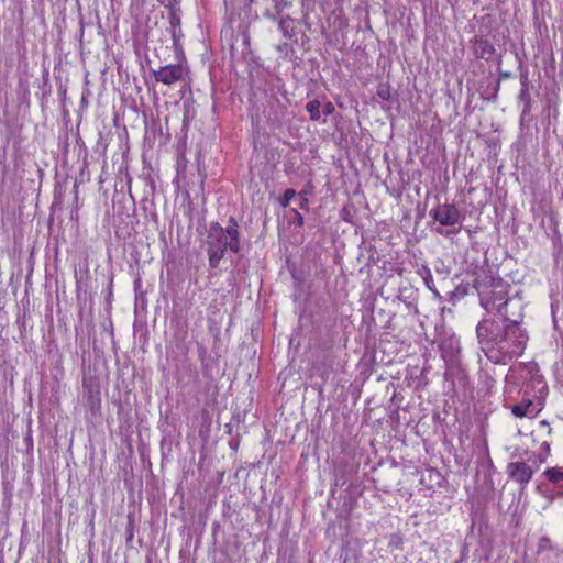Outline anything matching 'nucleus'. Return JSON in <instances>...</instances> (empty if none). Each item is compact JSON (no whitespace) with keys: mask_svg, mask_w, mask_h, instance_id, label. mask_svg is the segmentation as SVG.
I'll use <instances>...</instances> for the list:
<instances>
[{"mask_svg":"<svg viewBox=\"0 0 563 563\" xmlns=\"http://www.w3.org/2000/svg\"><path fill=\"white\" fill-rule=\"evenodd\" d=\"M476 335L481 350L494 364H507L521 356L529 339L520 322L508 316L484 317Z\"/></svg>","mask_w":563,"mask_h":563,"instance_id":"f257e3e1","label":"nucleus"},{"mask_svg":"<svg viewBox=\"0 0 563 563\" xmlns=\"http://www.w3.org/2000/svg\"><path fill=\"white\" fill-rule=\"evenodd\" d=\"M473 287L477 291L481 306L487 312L486 317L508 316V283L495 275L490 269L479 268L475 272Z\"/></svg>","mask_w":563,"mask_h":563,"instance_id":"f03ea898","label":"nucleus"},{"mask_svg":"<svg viewBox=\"0 0 563 563\" xmlns=\"http://www.w3.org/2000/svg\"><path fill=\"white\" fill-rule=\"evenodd\" d=\"M209 266L218 268L227 251L234 254L241 251V232L235 218L230 217L223 228L219 222H211L205 239Z\"/></svg>","mask_w":563,"mask_h":563,"instance_id":"7ed1b4c3","label":"nucleus"},{"mask_svg":"<svg viewBox=\"0 0 563 563\" xmlns=\"http://www.w3.org/2000/svg\"><path fill=\"white\" fill-rule=\"evenodd\" d=\"M82 397L91 415H99L101 409V395L99 379L96 376L84 377Z\"/></svg>","mask_w":563,"mask_h":563,"instance_id":"20e7f679","label":"nucleus"},{"mask_svg":"<svg viewBox=\"0 0 563 563\" xmlns=\"http://www.w3.org/2000/svg\"><path fill=\"white\" fill-rule=\"evenodd\" d=\"M430 217L440 225L452 227L460 223L462 219L461 211L453 203H442L432 208L429 212Z\"/></svg>","mask_w":563,"mask_h":563,"instance_id":"39448f33","label":"nucleus"},{"mask_svg":"<svg viewBox=\"0 0 563 563\" xmlns=\"http://www.w3.org/2000/svg\"><path fill=\"white\" fill-rule=\"evenodd\" d=\"M534 471L536 470L522 461L510 462L506 470L509 478L522 486H526L530 482Z\"/></svg>","mask_w":563,"mask_h":563,"instance_id":"423d86ee","label":"nucleus"},{"mask_svg":"<svg viewBox=\"0 0 563 563\" xmlns=\"http://www.w3.org/2000/svg\"><path fill=\"white\" fill-rule=\"evenodd\" d=\"M183 75L184 67L178 64L163 66L154 73L155 79L159 82H163L164 85L175 84L183 78Z\"/></svg>","mask_w":563,"mask_h":563,"instance_id":"0eeeda50","label":"nucleus"},{"mask_svg":"<svg viewBox=\"0 0 563 563\" xmlns=\"http://www.w3.org/2000/svg\"><path fill=\"white\" fill-rule=\"evenodd\" d=\"M472 49L477 58L489 60L495 55V47L489 40L475 36L472 41Z\"/></svg>","mask_w":563,"mask_h":563,"instance_id":"6e6552de","label":"nucleus"},{"mask_svg":"<svg viewBox=\"0 0 563 563\" xmlns=\"http://www.w3.org/2000/svg\"><path fill=\"white\" fill-rule=\"evenodd\" d=\"M520 85L521 89L519 92V100L523 103L522 117L527 115L531 111V97H530V80L528 70L520 73Z\"/></svg>","mask_w":563,"mask_h":563,"instance_id":"1a4fd4ad","label":"nucleus"},{"mask_svg":"<svg viewBox=\"0 0 563 563\" xmlns=\"http://www.w3.org/2000/svg\"><path fill=\"white\" fill-rule=\"evenodd\" d=\"M559 496H563V470L561 467H550L543 472Z\"/></svg>","mask_w":563,"mask_h":563,"instance_id":"9d476101","label":"nucleus"},{"mask_svg":"<svg viewBox=\"0 0 563 563\" xmlns=\"http://www.w3.org/2000/svg\"><path fill=\"white\" fill-rule=\"evenodd\" d=\"M511 412L517 418L530 417L534 418L538 413L532 400L527 399L511 407Z\"/></svg>","mask_w":563,"mask_h":563,"instance_id":"9b49d317","label":"nucleus"},{"mask_svg":"<svg viewBox=\"0 0 563 563\" xmlns=\"http://www.w3.org/2000/svg\"><path fill=\"white\" fill-rule=\"evenodd\" d=\"M537 492L547 500L545 507L551 505L555 498H559L558 492L545 484H539L537 486Z\"/></svg>","mask_w":563,"mask_h":563,"instance_id":"f8f14e48","label":"nucleus"},{"mask_svg":"<svg viewBox=\"0 0 563 563\" xmlns=\"http://www.w3.org/2000/svg\"><path fill=\"white\" fill-rule=\"evenodd\" d=\"M278 26L285 37L291 38L295 35L294 20L290 16L282 18Z\"/></svg>","mask_w":563,"mask_h":563,"instance_id":"ddd939ff","label":"nucleus"},{"mask_svg":"<svg viewBox=\"0 0 563 563\" xmlns=\"http://www.w3.org/2000/svg\"><path fill=\"white\" fill-rule=\"evenodd\" d=\"M321 103L319 100H311L306 104V110L310 115V120L318 121L321 117Z\"/></svg>","mask_w":563,"mask_h":563,"instance_id":"4468645a","label":"nucleus"},{"mask_svg":"<svg viewBox=\"0 0 563 563\" xmlns=\"http://www.w3.org/2000/svg\"><path fill=\"white\" fill-rule=\"evenodd\" d=\"M423 275H422V278H423V282L426 284V286L435 295H439L438 291L435 290L434 288V285H433V277H432V274H431V271L428 268V267H423Z\"/></svg>","mask_w":563,"mask_h":563,"instance_id":"2eb2a0df","label":"nucleus"},{"mask_svg":"<svg viewBox=\"0 0 563 563\" xmlns=\"http://www.w3.org/2000/svg\"><path fill=\"white\" fill-rule=\"evenodd\" d=\"M296 196V190L295 189H286L283 197L280 198L279 200V203L282 205V207L286 208L290 200Z\"/></svg>","mask_w":563,"mask_h":563,"instance_id":"dca6fc26","label":"nucleus"},{"mask_svg":"<svg viewBox=\"0 0 563 563\" xmlns=\"http://www.w3.org/2000/svg\"><path fill=\"white\" fill-rule=\"evenodd\" d=\"M134 519L132 517V515H129L128 516V526H126V542H130L132 541L133 537H134Z\"/></svg>","mask_w":563,"mask_h":563,"instance_id":"f3484780","label":"nucleus"},{"mask_svg":"<svg viewBox=\"0 0 563 563\" xmlns=\"http://www.w3.org/2000/svg\"><path fill=\"white\" fill-rule=\"evenodd\" d=\"M377 95L384 99L387 100L389 98V87L380 86L377 90Z\"/></svg>","mask_w":563,"mask_h":563,"instance_id":"a211bd4d","label":"nucleus"},{"mask_svg":"<svg viewBox=\"0 0 563 563\" xmlns=\"http://www.w3.org/2000/svg\"><path fill=\"white\" fill-rule=\"evenodd\" d=\"M334 110H335V108H334L333 103H332V102H330V101H328V102L323 106V108H322V113H323L324 115H331V114L334 112Z\"/></svg>","mask_w":563,"mask_h":563,"instance_id":"6ab92c4d","label":"nucleus"},{"mask_svg":"<svg viewBox=\"0 0 563 563\" xmlns=\"http://www.w3.org/2000/svg\"><path fill=\"white\" fill-rule=\"evenodd\" d=\"M294 212L296 214V223L299 227H302L303 225V217L297 210H294Z\"/></svg>","mask_w":563,"mask_h":563,"instance_id":"aec40b11","label":"nucleus"},{"mask_svg":"<svg viewBox=\"0 0 563 563\" xmlns=\"http://www.w3.org/2000/svg\"><path fill=\"white\" fill-rule=\"evenodd\" d=\"M455 563H466V554L464 551L462 552L461 558L455 561Z\"/></svg>","mask_w":563,"mask_h":563,"instance_id":"412c9836","label":"nucleus"},{"mask_svg":"<svg viewBox=\"0 0 563 563\" xmlns=\"http://www.w3.org/2000/svg\"><path fill=\"white\" fill-rule=\"evenodd\" d=\"M307 206H308V199H307L306 197H303V198H302V201H301V203H300V207H301V208H307Z\"/></svg>","mask_w":563,"mask_h":563,"instance_id":"4be33fe9","label":"nucleus"},{"mask_svg":"<svg viewBox=\"0 0 563 563\" xmlns=\"http://www.w3.org/2000/svg\"><path fill=\"white\" fill-rule=\"evenodd\" d=\"M541 541L543 542V544H547V541H549V539L544 537L541 539Z\"/></svg>","mask_w":563,"mask_h":563,"instance_id":"5701e85b","label":"nucleus"},{"mask_svg":"<svg viewBox=\"0 0 563 563\" xmlns=\"http://www.w3.org/2000/svg\"><path fill=\"white\" fill-rule=\"evenodd\" d=\"M541 541L543 542V544H547V541H549V539L544 537L541 539Z\"/></svg>","mask_w":563,"mask_h":563,"instance_id":"b1692460","label":"nucleus"},{"mask_svg":"<svg viewBox=\"0 0 563 563\" xmlns=\"http://www.w3.org/2000/svg\"><path fill=\"white\" fill-rule=\"evenodd\" d=\"M437 232L440 234H445L442 230H437Z\"/></svg>","mask_w":563,"mask_h":563,"instance_id":"393cba45","label":"nucleus"}]
</instances>
